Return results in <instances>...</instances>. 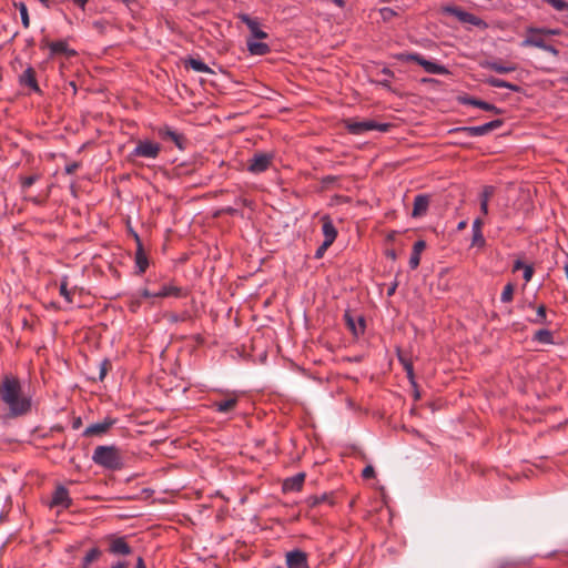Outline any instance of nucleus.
I'll use <instances>...</instances> for the list:
<instances>
[{"label": "nucleus", "mask_w": 568, "mask_h": 568, "mask_svg": "<svg viewBox=\"0 0 568 568\" xmlns=\"http://www.w3.org/2000/svg\"><path fill=\"white\" fill-rule=\"evenodd\" d=\"M0 399L8 407V416L16 418L31 412V397L23 389L20 379L6 374L0 382Z\"/></svg>", "instance_id": "f257e3e1"}, {"label": "nucleus", "mask_w": 568, "mask_h": 568, "mask_svg": "<svg viewBox=\"0 0 568 568\" xmlns=\"http://www.w3.org/2000/svg\"><path fill=\"white\" fill-rule=\"evenodd\" d=\"M92 460L94 464L111 470H119L124 466V458L121 449L114 445L95 447Z\"/></svg>", "instance_id": "f03ea898"}, {"label": "nucleus", "mask_w": 568, "mask_h": 568, "mask_svg": "<svg viewBox=\"0 0 568 568\" xmlns=\"http://www.w3.org/2000/svg\"><path fill=\"white\" fill-rule=\"evenodd\" d=\"M393 57L402 61H415L426 72L432 74H449V70L445 65L426 60L424 57L417 53L395 54Z\"/></svg>", "instance_id": "7ed1b4c3"}, {"label": "nucleus", "mask_w": 568, "mask_h": 568, "mask_svg": "<svg viewBox=\"0 0 568 568\" xmlns=\"http://www.w3.org/2000/svg\"><path fill=\"white\" fill-rule=\"evenodd\" d=\"M504 124L503 119H496L478 126H459L448 131V134L459 135L466 134L468 136H479L489 133L490 131L500 128Z\"/></svg>", "instance_id": "20e7f679"}, {"label": "nucleus", "mask_w": 568, "mask_h": 568, "mask_svg": "<svg viewBox=\"0 0 568 568\" xmlns=\"http://www.w3.org/2000/svg\"><path fill=\"white\" fill-rule=\"evenodd\" d=\"M442 12L452 14V16L456 17L460 22L473 24L481 30H485L488 28V23L485 20H483L481 18H479L470 12L463 10L460 7L445 6L442 8Z\"/></svg>", "instance_id": "39448f33"}, {"label": "nucleus", "mask_w": 568, "mask_h": 568, "mask_svg": "<svg viewBox=\"0 0 568 568\" xmlns=\"http://www.w3.org/2000/svg\"><path fill=\"white\" fill-rule=\"evenodd\" d=\"M161 151V145L150 140H138L130 158L155 159Z\"/></svg>", "instance_id": "423d86ee"}, {"label": "nucleus", "mask_w": 568, "mask_h": 568, "mask_svg": "<svg viewBox=\"0 0 568 568\" xmlns=\"http://www.w3.org/2000/svg\"><path fill=\"white\" fill-rule=\"evenodd\" d=\"M396 355H397L398 362L403 365V367L407 374V378H408L410 385L414 388V397H415V399H418L420 395L417 389V383L415 381L413 356L409 352H406V351L402 349L400 347H396Z\"/></svg>", "instance_id": "0eeeda50"}, {"label": "nucleus", "mask_w": 568, "mask_h": 568, "mask_svg": "<svg viewBox=\"0 0 568 568\" xmlns=\"http://www.w3.org/2000/svg\"><path fill=\"white\" fill-rule=\"evenodd\" d=\"M348 131L353 134H363L365 132L372 131V130H379L383 132L388 131L390 124L383 123L379 124L374 120H361V121H347L346 124Z\"/></svg>", "instance_id": "6e6552de"}, {"label": "nucleus", "mask_w": 568, "mask_h": 568, "mask_svg": "<svg viewBox=\"0 0 568 568\" xmlns=\"http://www.w3.org/2000/svg\"><path fill=\"white\" fill-rule=\"evenodd\" d=\"M273 158L272 153L256 152L247 161V170L254 174L265 172L271 166Z\"/></svg>", "instance_id": "1a4fd4ad"}, {"label": "nucleus", "mask_w": 568, "mask_h": 568, "mask_svg": "<svg viewBox=\"0 0 568 568\" xmlns=\"http://www.w3.org/2000/svg\"><path fill=\"white\" fill-rule=\"evenodd\" d=\"M344 320L346 322V326L354 336H359L365 332L366 322L361 314L347 311L344 314Z\"/></svg>", "instance_id": "9d476101"}, {"label": "nucleus", "mask_w": 568, "mask_h": 568, "mask_svg": "<svg viewBox=\"0 0 568 568\" xmlns=\"http://www.w3.org/2000/svg\"><path fill=\"white\" fill-rule=\"evenodd\" d=\"M115 423V419L112 418H104L102 422L92 424L88 426L84 432L83 436L85 437H92V436H101L105 434Z\"/></svg>", "instance_id": "9b49d317"}, {"label": "nucleus", "mask_w": 568, "mask_h": 568, "mask_svg": "<svg viewBox=\"0 0 568 568\" xmlns=\"http://www.w3.org/2000/svg\"><path fill=\"white\" fill-rule=\"evenodd\" d=\"M287 568H310L307 564V555L301 550H293L286 554Z\"/></svg>", "instance_id": "f8f14e48"}, {"label": "nucleus", "mask_w": 568, "mask_h": 568, "mask_svg": "<svg viewBox=\"0 0 568 568\" xmlns=\"http://www.w3.org/2000/svg\"><path fill=\"white\" fill-rule=\"evenodd\" d=\"M430 195L428 194H418L414 199V205L412 211L413 217L424 216L429 207Z\"/></svg>", "instance_id": "ddd939ff"}, {"label": "nucleus", "mask_w": 568, "mask_h": 568, "mask_svg": "<svg viewBox=\"0 0 568 568\" xmlns=\"http://www.w3.org/2000/svg\"><path fill=\"white\" fill-rule=\"evenodd\" d=\"M109 551L113 555H130L132 549L123 537L109 538Z\"/></svg>", "instance_id": "4468645a"}, {"label": "nucleus", "mask_w": 568, "mask_h": 568, "mask_svg": "<svg viewBox=\"0 0 568 568\" xmlns=\"http://www.w3.org/2000/svg\"><path fill=\"white\" fill-rule=\"evenodd\" d=\"M44 45L50 49L52 55L63 54V55L70 58V57H74L77 54V52L73 49L69 48L68 43L63 40L52 41V42L45 41Z\"/></svg>", "instance_id": "2eb2a0df"}, {"label": "nucleus", "mask_w": 568, "mask_h": 568, "mask_svg": "<svg viewBox=\"0 0 568 568\" xmlns=\"http://www.w3.org/2000/svg\"><path fill=\"white\" fill-rule=\"evenodd\" d=\"M159 135L163 140L173 142L180 150H183L185 148V145H184V143L186 142L185 138L169 126L161 128L159 130Z\"/></svg>", "instance_id": "dca6fc26"}, {"label": "nucleus", "mask_w": 568, "mask_h": 568, "mask_svg": "<svg viewBox=\"0 0 568 568\" xmlns=\"http://www.w3.org/2000/svg\"><path fill=\"white\" fill-rule=\"evenodd\" d=\"M479 65L481 68H484V69H489L491 71H495L496 73H499V74H506V73H509V72H513V71L517 70V65L516 64L510 63V64L504 65L499 61H488V60H485V61H481L479 63Z\"/></svg>", "instance_id": "f3484780"}, {"label": "nucleus", "mask_w": 568, "mask_h": 568, "mask_svg": "<svg viewBox=\"0 0 568 568\" xmlns=\"http://www.w3.org/2000/svg\"><path fill=\"white\" fill-rule=\"evenodd\" d=\"M185 295V292L182 287L176 286L174 284H163L156 293H154V296L156 297H182Z\"/></svg>", "instance_id": "a211bd4d"}, {"label": "nucleus", "mask_w": 568, "mask_h": 568, "mask_svg": "<svg viewBox=\"0 0 568 568\" xmlns=\"http://www.w3.org/2000/svg\"><path fill=\"white\" fill-rule=\"evenodd\" d=\"M71 505V498L69 497V491L60 486L55 489L52 496L51 506L68 508Z\"/></svg>", "instance_id": "6ab92c4d"}, {"label": "nucleus", "mask_w": 568, "mask_h": 568, "mask_svg": "<svg viewBox=\"0 0 568 568\" xmlns=\"http://www.w3.org/2000/svg\"><path fill=\"white\" fill-rule=\"evenodd\" d=\"M305 480V474L298 473L290 478H286L283 483L284 491H298L302 489Z\"/></svg>", "instance_id": "aec40b11"}, {"label": "nucleus", "mask_w": 568, "mask_h": 568, "mask_svg": "<svg viewBox=\"0 0 568 568\" xmlns=\"http://www.w3.org/2000/svg\"><path fill=\"white\" fill-rule=\"evenodd\" d=\"M322 222H323L322 231H323V234L325 237L324 241H328V243L333 244V242L335 241V239L337 236V231H336L335 226L333 225L332 220L328 216H324L322 219Z\"/></svg>", "instance_id": "412c9836"}, {"label": "nucleus", "mask_w": 568, "mask_h": 568, "mask_svg": "<svg viewBox=\"0 0 568 568\" xmlns=\"http://www.w3.org/2000/svg\"><path fill=\"white\" fill-rule=\"evenodd\" d=\"M236 405H237L236 396H232L226 399L216 400L213 403V407L220 413H230L236 407Z\"/></svg>", "instance_id": "4be33fe9"}, {"label": "nucleus", "mask_w": 568, "mask_h": 568, "mask_svg": "<svg viewBox=\"0 0 568 568\" xmlns=\"http://www.w3.org/2000/svg\"><path fill=\"white\" fill-rule=\"evenodd\" d=\"M135 239L138 241V250L135 253V263L139 268V272L144 273L148 267V258L143 252L142 245H141L140 240L136 234H135Z\"/></svg>", "instance_id": "5701e85b"}, {"label": "nucleus", "mask_w": 568, "mask_h": 568, "mask_svg": "<svg viewBox=\"0 0 568 568\" xmlns=\"http://www.w3.org/2000/svg\"><path fill=\"white\" fill-rule=\"evenodd\" d=\"M242 20L246 23L254 38L265 39L267 37V34L258 28L257 22L252 20L250 17L243 16Z\"/></svg>", "instance_id": "b1692460"}, {"label": "nucleus", "mask_w": 568, "mask_h": 568, "mask_svg": "<svg viewBox=\"0 0 568 568\" xmlns=\"http://www.w3.org/2000/svg\"><path fill=\"white\" fill-rule=\"evenodd\" d=\"M481 226H483L481 219H479V217L476 219L473 223V244L474 245H484L485 244V239L481 233Z\"/></svg>", "instance_id": "393cba45"}, {"label": "nucleus", "mask_w": 568, "mask_h": 568, "mask_svg": "<svg viewBox=\"0 0 568 568\" xmlns=\"http://www.w3.org/2000/svg\"><path fill=\"white\" fill-rule=\"evenodd\" d=\"M185 67L196 72L213 73L212 69L199 59L190 58L185 61Z\"/></svg>", "instance_id": "a878e982"}, {"label": "nucleus", "mask_w": 568, "mask_h": 568, "mask_svg": "<svg viewBox=\"0 0 568 568\" xmlns=\"http://www.w3.org/2000/svg\"><path fill=\"white\" fill-rule=\"evenodd\" d=\"M21 82L34 91H39V87L36 80V72L32 68H28L21 75Z\"/></svg>", "instance_id": "bb28decb"}, {"label": "nucleus", "mask_w": 568, "mask_h": 568, "mask_svg": "<svg viewBox=\"0 0 568 568\" xmlns=\"http://www.w3.org/2000/svg\"><path fill=\"white\" fill-rule=\"evenodd\" d=\"M247 48L252 54H256V55H263L270 51V48L266 43L252 41V40H247Z\"/></svg>", "instance_id": "cd10ccee"}, {"label": "nucleus", "mask_w": 568, "mask_h": 568, "mask_svg": "<svg viewBox=\"0 0 568 568\" xmlns=\"http://www.w3.org/2000/svg\"><path fill=\"white\" fill-rule=\"evenodd\" d=\"M521 47H536L539 49L546 48V41L541 37L528 33L526 39L521 42Z\"/></svg>", "instance_id": "c85d7f7f"}, {"label": "nucleus", "mask_w": 568, "mask_h": 568, "mask_svg": "<svg viewBox=\"0 0 568 568\" xmlns=\"http://www.w3.org/2000/svg\"><path fill=\"white\" fill-rule=\"evenodd\" d=\"M534 341L542 344H554L552 332L546 328L538 329L534 335Z\"/></svg>", "instance_id": "c756f323"}, {"label": "nucleus", "mask_w": 568, "mask_h": 568, "mask_svg": "<svg viewBox=\"0 0 568 568\" xmlns=\"http://www.w3.org/2000/svg\"><path fill=\"white\" fill-rule=\"evenodd\" d=\"M527 33L538 34V36H560L562 33L561 29H547V28H527Z\"/></svg>", "instance_id": "7c9ffc66"}, {"label": "nucleus", "mask_w": 568, "mask_h": 568, "mask_svg": "<svg viewBox=\"0 0 568 568\" xmlns=\"http://www.w3.org/2000/svg\"><path fill=\"white\" fill-rule=\"evenodd\" d=\"M534 324H546L547 323V307L540 304L536 310V316L530 320Z\"/></svg>", "instance_id": "2f4dec72"}, {"label": "nucleus", "mask_w": 568, "mask_h": 568, "mask_svg": "<svg viewBox=\"0 0 568 568\" xmlns=\"http://www.w3.org/2000/svg\"><path fill=\"white\" fill-rule=\"evenodd\" d=\"M457 101L460 103V104H466V105H473V106H476V108H481L484 101L480 100V99H477L475 97H471V95H468V94H465V95H459L457 98Z\"/></svg>", "instance_id": "473e14b6"}, {"label": "nucleus", "mask_w": 568, "mask_h": 568, "mask_svg": "<svg viewBox=\"0 0 568 568\" xmlns=\"http://www.w3.org/2000/svg\"><path fill=\"white\" fill-rule=\"evenodd\" d=\"M515 284L509 282L505 285L504 291L500 296V301L503 303H510L514 300V293H515Z\"/></svg>", "instance_id": "72a5a7b5"}, {"label": "nucleus", "mask_w": 568, "mask_h": 568, "mask_svg": "<svg viewBox=\"0 0 568 568\" xmlns=\"http://www.w3.org/2000/svg\"><path fill=\"white\" fill-rule=\"evenodd\" d=\"M101 555V551L98 548H92L83 558L81 568H89V566L95 561Z\"/></svg>", "instance_id": "f704fd0d"}, {"label": "nucleus", "mask_w": 568, "mask_h": 568, "mask_svg": "<svg viewBox=\"0 0 568 568\" xmlns=\"http://www.w3.org/2000/svg\"><path fill=\"white\" fill-rule=\"evenodd\" d=\"M484 82L493 88H507L509 89L510 87V82H507L503 79H498V78H495V77H489L487 79L484 80Z\"/></svg>", "instance_id": "c9c22d12"}, {"label": "nucleus", "mask_w": 568, "mask_h": 568, "mask_svg": "<svg viewBox=\"0 0 568 568\" xmlns=\"http://www.w3.org/2000/svg\"><path fill=\"white\" fill-rule=\"evenodd\" d=\"M16 7L20 11L21 21H22L23 27L24 28H29V26H30V18H29L27 6L23 2H20L18 4H16Z\"/></svg>", "instance_id": "e433bc0d"}, {"label": "nucleus", "mask_w": 568, "mask_h": 568, "mask_svg": "<svg viewBox=\"0 0 568 568\" xmlns=\"http://www.w3.org/2000/svg\"><path fill=\"white\" fill-rule=\"evenodd\" d=\"M60 294L65 298L68 303L72 302V291L68 288V283L65 281L60 284Z\"/></svg>", "instance_id": "4c0bfd02"}, {"label": "nucleus", "mask_w": 568, "mask_h": 568, "mask_svg": "<svg viewBox=\"0 0 568 568\" xmlns=\"http://www.w3.org/2000/svg\"><path fill=\"white\" fill-rule=\"evenodd\" d=\"M495 193V187L491 185H487L484 187L481 194H480V201H485L486 203L489 202L490 197Z\"/></svg>", "instance_id": "58836bf2"}, {"label": "nucleus", "mask_w": 568, "mask_h": 568, "mask_svg": "<svg viewBox=\"0 0 568 568\" xmlns=\"http://www.w3.org/2000/svg\"><path fill=\"white\" fill-rule=\"evenodd\" d=\"M480 109L484 110V111H487V112H493V113L498 114V115L504 114V112H505L503 109L497 108L496 105H494L491 103H488L486 101H484V103H483Z\"/></svg>", "instance_id": "ea45409f"}, {"label": "nucleus", "mask_w": 568, "mask_h": 568, "mask_svg": "<svg viewBox=\"0 0 568 568\" xmlns=\"http://www.w3.org/2000/svg\"><path fill=\"white\" fill-rule=\"evenodd\" d=\"M546 1L558 11L568 10V2H566L564 0H546Z\"/></svg>", "instance_id": "a19ab883"}, {"label": "nucleus", "mask_w": 568, "mask_h": 568, "mask_svg": "<svg viewBox=\"0 0 568 568\" xmlns=\"http://www.w3.org/2000/svg\"><path fill=\"white\" fill-rule=\"evenodd\" d=\"M110 366H111V364L106 359H104V361H102L100 363V372H99V379L100 381H102L106 376Z\"/></svg>", "instance_id": "79ce46f5"}, {"label": "nucleus", "mask_w": 568, "mask_h": 568, "mask_svg": "<svg viewBox=\"0 0 568 568\" xmlns=\"http://www.w3.org/2000/svg\"><path fill=\"white\" fill-rule=\"evenodd\" d=\"M332 244L328 243V241H324L322 243V245L316 250L315 252V258H322L323 255L325 254L326 250L331 246Z\"/></svg>", "instance_id": "37998d69"}, {"label": "nucleus", "mask_w": 568, "mask_h": 568, "mask_svg": "<svg viewBox=\"0 0 568 568\" xmlns=\"http://www.w3.org/2000/svg\"><path fill=\"white\" fill-rule=\"evenodd\" d=\"M420 263V254L412 252L410 258H409V266L410 268L415 270Z\"/></svg>", "instance_id": "c03bdc74"}, {"label": "nucleus", "mask_w": 568, "mask_h": 568, "mask_svg": "<svg viewBox=\"0 0 568 568\" xmlns=\"http://www.w3.org/2000/svg\"><path fill=\"white\" fill-rule=\"evenodd\" d=\"M534 272H535V270H534L532 265H526L524 268V274H523L524 280L526 282L531 281Z\"/></svg>", "instance_id": "a18cd8bd"}, {"label": "nucleus", "mask_w": 568, "mask_h": 568, "mask_svg": "<svg viewBox=\"0 0 568 568\" xmlns=\"http://www.w3.org/2000/svg\"><path fill=\"white\" fill-rule=\"evenodd\" d=\"M326 500H327V496H326V495H323L322 497H316V496H314V497H311V498L308 499V505H310L311 507H315V506H317V505H320L321 503H324V501H326Z\"/></svg>", "instance_id": "49530a36"}, {"label": "nucleus", "mask_w": 568, "mask_h": 568, "mask_svg": "<svg viewBox=\"0 0 568 568\" xmlns=\"http://www.w3.org/2000/svg\"><path fill=\"white\" fill-rule=\"evenodd\" d=\"M426 248V242L424 240H418L414 243V246H413V252L414 253H419L422 254V252Z\"/></svg>", "instance_id": "de8ad7c7"}, {"label": "nucleus", "mask_w": 568, "mask_h": 568, "mask_svg": "<svg viewBox=\"0 0 568 568\" xmlns=\"http://www.w3.org/2000/svg\"><path fill=\"white\" fill-rule=\"evenodd\" d=\"M375 474L373 466L368 465L363 469L362 476L366 479L372 478Z\"/></svg>", "instance_id": "09e8293b"}, {"label": "nucleus", "mask_w": 568, "mask_h": 568, "mask_svg": "<svg viewBox=\"0 0 568 568\" xmlns=\"http://www.w3.org/2000/svg\"><path fill=\"white\" fill-rule=\"evenodd\" d=\"M80 164L78 162H72L65 166V172L68 174H73L78 169Z\"/></svg>", "instance_id": "8fccbe9b"}, {"label": "nucleus", "mask_w": 568, "mask_h": 568, "mask_svg": "<svg viewBox=\"0 0 568 568\" xmlns=\"http://www.w3.org/2000/svg\"><path fill=\"white\" fill-rule=\"evenodd\" d=\"M542 50L551 53L554 57L559 55V50L556 47H554L552 44L546 43V48H544Z\"/></svg>", "instance_id": "3c124183"}, {"label": "nucleus", "mask_w": 568, "mask_h": 568, "mask_svg": "<svg viewBox=\"0 0 568 568\" xmlns=\"http://www.w3.org/2000/svg\"><path fill=\"white\" fill-rule=\"evenodd\" d=\"M526 265L527 264H525L523 261L516 260L514 265H513V272H516V271H519V270H524Z\"/></svg>", "instance_id": "603ef678"}, {"label": "nucleus", "mask_w": 568, "mask_h": 568, "mask_svg": "<svg viewBox=\"0 0 568 568\" xmlns=\"http://www.w3.org/2000/svg\"><path fill=\"white\" fill-rule=\"evenodd\" d=\"M36 181V176H28L23 180V186L29 187L31 186Z\"/></svg>", "instance_id": "864d4df0"}, {"label": "nucleus", "mask_w": 568, "mask_h": 568, "mask_svg": "<svg viewBox=\"0 0 568 568\" xmlns=\"http://www.w3.org/2000/svg\"><path fill=\"white\" fill-rule=\"evenodd\" d=\"M379 13L381 16L383 17L384 20L388 19V17L390 16V9L388 8H382L379 10Z\"/></svg>", "instance_id": "5fc2aeb1"}, {"label": "nucleus", "mask_w": 568, "mask_h": 568, "mask_svg": "<svg viewBox=\"0 0 568 568\" xmlns=\"http://www.w3.org/2000/svg\"><path fill=\"white\" fill-rule=\"evenodd\" d=\"M480 211L483 214L487 215L488 214V203H486L485 201H480Z\"/></svg>", "instance_id": "6e6d98bb"}, {"label": "nucleus", "mask_w": 568, "mask_h": 568, "mask_svg": "<svg viewBox=\"0 0 568 568\" xmlns=\"http://www.w3.org/2000/svg\"><path fill=\"white\" fill-rule=\"evenodd\" d=\"M74 6L79 8H84L88 0H70Z\"/></svg>", "instance_id": "4d7b16f0"}, {"label": "nucleus", "mask_w": 568, "mask_h": 568, "mask_svg": "<svg viewBox=\"0 0 568 568\" xmlns=\"http://www.w3.org/2000/svg\"><path fill=\"white\" fill-rule=\"evenodd\" d=\"M453 144L455 145H459V146H464V148H469L470 146V143L464 141V140H456L453 142Z\"/></svg>", "instance_id": "13d9d810"}, {"label": "nucleus", "mask_w": 568, "mask_h": 568, "mask_svg": "<svg viewBox=\"0 0 568 568\" xmlns=\"http://www.w3.org/2000/svg\"><path fill=\"white\" fill-rule=\"evenodd\" d=\"M154 293H155V292H151V291H149V290H146V288H145V290H143V291H142L141 295H142L143 297H146V298H148V297H155V296H154Z\"/></svg>", "instance_id": "bf43d9fd"}, {"label": "nucleus", "mask_w": 568, "mask_h": 568, "mask_svg": "<svg viewBox=\"0 0 568 568\" xmlns=\"http://www.w3.org/2000/svg\"><path fill=\"white\" fill-rule=\"evenodd\" d=\"M112 568H129V564L126 561H119Z\"/></svg>", "instance_id": "052dcab7"}, {"label": "nucleus", "mask_w": 568, "mask_h": 568, "mask_svg": "<svg viewBox=\"0 0 568 568\" xmlns=\"http://www.w3.org/2000/svg\"><path fill=\"white\" fill-rule=\"evenodd\" d=\"M509 90H511L514 92H521L523 88L517 85V84L511 83L510 87H509Z\"/></svg>", "instance_id": "680f3d73"}, {"label": "nucleus", "mask_w": 568, "mask_h": 568, "mask_svg": "<svg viewBox=\"0 0 568 568\" xmlns=\"http://www.w3.org/2000/svg\"><path fill=\"white\" fill-rule=\"evenodd\" d=\"M135 568H146L142 557L138 558Z\"/></svg>", "instance_id": "e2e57ef3"}, {"label": "nucleus", "mask_w": 568, "mask_h": 568, "mask_svg": "<svg viewBox=\"0 0 568 568\" xmlns=\"http://www.w3.org/2000/svg\"><path fill=\"white\" fill-rule=\"evenodd\" d=\"M80 426H81V419H80V418H77V419L73 422L72 427H73L74 429H78Z\"/></svg>", "instance_id": "0e129e2a"}, {"label": "nucleus", "mask_w": 568, "mask_h": 568, "mask_svg": "<svg viewBox=\"0 0 568 568\" xmlns=\"http://www.w3.org/2000/svg\"><path fill=\"white\" fill-rule=\"evenodd\" d=\"M337 7L343 8L344 7V0H332Z\"/></svg>", "instance_id": "69168bd1"}, {"label": "nucleus", "mask_w": 568, "mask_h": 568, "mask_svg": "<svg viewBox=\"0 0 568 568\" xmlns=\"http://www.w3.org/2000/svg\"><path fill=\"white\" fill-rule=\"evenodd\" d=\"M45 8H50V1L49 0H39Z\"/></svg>", "instance_id": "338daca9"}, {"label": "nucleus", "mask_w": 568, "mask_h": 568, "mask_svg": "<svg viewBox=\"0 0 568 568\" xmlns=\"http://www.w3.org/2000/svg\"><path fill=\"white\" fill-rule=\"evenodd\" d=\"M466 227V222L465 221H462L459 224H458V230H463Z\"/></svg>", "instance_id": "774afa93"}]
</instances>
